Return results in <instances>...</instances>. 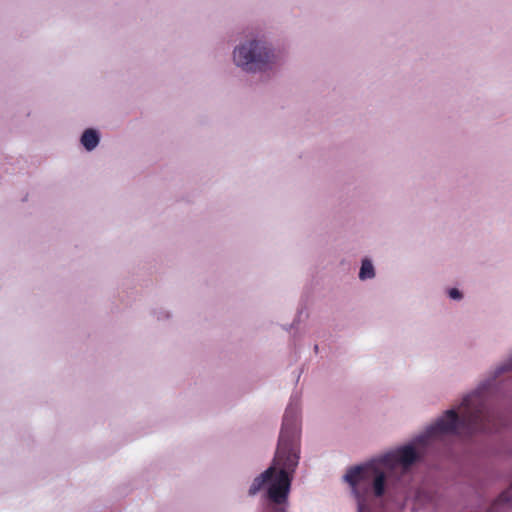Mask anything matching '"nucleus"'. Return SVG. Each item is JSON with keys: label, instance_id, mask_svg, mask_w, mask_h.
Listing matches in <instances>:
<instances>
[{"label": "nucleus", "instance_id": "nucleus-1", "mask_svg": "<svg viewBox=\"0 0 512 512\" xmlns=\"http://www.w3.org/2000/svg\"><path fill=\"white\" fill-rule=\"evenodd\" d=\"M496 428V413L488 406L486 390L478 388L462 399L458 411L447 410L409 444L346 472L344 480L356 498L358 512H371L372 498L383 496L390 487L402 482L429 446L450 436H472Z\"/></svg>", "mask_w": 512, "mask_h": 512}, {"label": "nucleus", "instance_id": "nucleus-2", "mask_svg": "<svg viewBox=\"0 0 512 512\" xmlns=\"http://www.w3.org/2000/svg\"><path fill=\"white\" fill-rule=\"evenodd\" d=\"M301 408L297 397H291L285 410L277 450L272 465L257 476L249 495L264 491V512H287L291 482L300 459Z\"/></svg>", "mask_w": 512, "mask_h": 512}, {"label": "nucleus", "instance_id": "nucleus-3", "mask_svg": "<svg viewBox=\"0 0 512 512\" xmlns=\"http://www.w3.org/2000/svg\"><path fill=\"white\" fill-rule=\"evenodd\" d=\"M233 62L248 73L264 72L275 65L276 55L265 40L252 38L242 41L234 48Z\"/></svg>", "mask_w": 512, "mask_h": 512}, {"label": "nucleus", "instance_id": "nucleus-4", "mask_svg": "<svg viewBox=\"0 0 512 512\" xmlns=\"http://www.w3.org/2000/svg\"><path fill=\"white\" fill-rule=\"evenodd\" d=\"M99 143V135L94 129H87L81 136V144L86 150H93Z\"/></svg>", "mask_w": 512, "mask_h": 512}, {"label": "nucleus", "instance_id": "nucleus-5", "mask_svg": "<svg viewBox=\"0 0 512 512\" xmlns=\"http://www.w3.org/2000/svg\"><path fill=\"white\" fill-rule=\"evenodd\" d=\"M494 510L512 509V485L502 493L493 505Z\"/></svg>", "mask_w": 512, "mask_h": 512}, {"label": "nucleus", "instance_id": "nucleus-6", "mask_svg": "<svg viewBox=\"0 0 512 512\" xmlns=\"http://www.w3.org/2000/svg\"><path fill=\"white\" fill-rule=\"evenodd\" d=\"M375 276L374 266L368 259L362 261V265L359 271V278L361 280L372 279Z\"/></svg>", "mask_w": 512, "mask_h": 512}, {"label": "nucleus", "instance_id": "nucleus-7", "mask_svg": "<svg viewBox=\"0 0 512 512\" xmlns=\"http://www.w3.org/2000/svg\"><path fill=\"white\" fill-rule=\"evenodd\" d=\"M509 371H512V355L496 368L495 376L497 377Z\"/></svg>", "mask_w": 512, "mask_h": 512}, {"label": "nucleus", "instance_id": "nucleus-8", "mask_svg": "<svg viewBox=\"0 0 512 512\" xmlns=\"http://www.w3.org/2000/svg\"><path fill=\"white\" fill-rule=\"evenodd\" d=\"M448 295L453 300H460V299H462V293L457 288H451L448 291Z\"/></svg>", "mask_w": 512, "mask_h": 512}]
</instances>
